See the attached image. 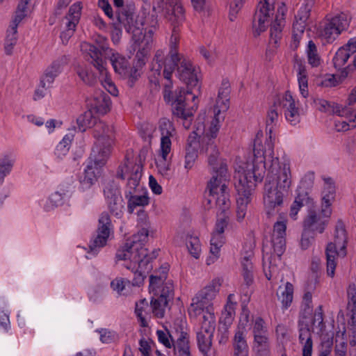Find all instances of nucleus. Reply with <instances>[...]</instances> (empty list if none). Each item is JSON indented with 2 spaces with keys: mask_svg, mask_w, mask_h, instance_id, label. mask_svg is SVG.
Returning a JSON list of instances; mask_svg holds the SVG:
<instances>
[{
  "mask_svg": "<svg viewBox=\"0 0 356 356\" xmlns=\"http://www.w3.org/2000/svg\"><path fill=\"white\" fill-rule=\"evenodd\" d=\"M291 184L289 164L281 167L279 158L272 156L264 184V202L266 214L270 217L275 208L283 204L285 194Z\"/></svg>",
  "mask_w": 356,
  "mask_h": 356,
  "instance_id": "1",
  "label": "nucleus"
},
{
  "mask_svg": "<svg viewBox=\"0 0 356 356\" xmlns=\"http://www.w3.org/2000/svg\"><path fill=\"white\" fill-rule=\"evenodd\" d=\"M136 7L133 2L126 4L120 12H117V22L113 23L115 30L121 32L123 26L125 31L132 34V40L135 44V50L137 47L136 58H138L139 66L145 64V57L147 55L151 48L152 35H147L143 33V23L138 22L134 17Z\"/></svg>",
  "mask_w": 356,
  "mask_h": 356,
  "instance_id": "2",
  "label": "nucleus"
},
{
  "mask_svg": "<svg viewBox=\"0 0 356 356\" xmlns=\"http://www.w3.org/2000/svg\"><path fill=\"white\" fill-rule=\"evenodd\" d=\"M179 62L172 61V57L169 56L164 60L163 76L168 80V83L164 86L163 99L168 104L171 106L172 113L174 116L187 121L193 116L192 111H195L197 108V105L195 103L190 108H186V93H191V91L185 90L184 88H177L175 91L171 90L172 86V74L175 68L177 69Z\"/></svg>",
  "mask_w": 356,
  "mask_h": 356,
  "instance_id": "3",
  "label": "nucleus"
},
{
  "mask_svg": "<svg viewBox=\"0 0 356 356\" xmlns=\"http://www.w3.org/2000/svg\"><path fill=\"white\" fill-rule=\"evenodd\" d=\"M254 160L251 169L243 171L238 175V179L235 182V188L237 191L236 211L246 213L247 206L251 201V195L254 191L257 183L261 182L264 179L266 170L265 157L259 156L253 149Z\"/></svg>",
  "mask_w": 356,
  "mask_h": 356,
  "instance_id": "4",
  "label": "nucleus"
},
{
  "mask_svg": "<svg viewBox=\"0 0 356 356\" xmlns=\"http://www.w3.org/2000/svg\"><path fill=\"white\" fill-rule=\"evenodd\" d=\"M111 144L112 140L108 136L99 137V145L92 147L83 176L80 179L83 188H90L102 175L103 167L111 152Z\"/></svg>",
  "mask_w": 356,
  "mask_h": 356,
  "instance_id": "5",
  "label": "nucleus"
},
{
  "mask_svg": "<svg viewBox=\"0 0 356 356\" xmlns=\"http://www.w3.org/2000/svg\"><path fill=\"white\" fill-rule=\"evenodd\" d=\"M94 106L92 109L85 111L83 114L80 115L76 118V123L79 130L83 132L88 128H91L95 126L94 137L97 138V142L95 145H99V137L102 136H106L112 140L111 133L112 129L109 128L103 122H97V119L93 116V111L95 113L105 114L109 111L108 104L110 98L106 94L103 97H96L94 99Z\"/></svg>",
  "mask_w": 356,
  "mask_h": 356,
  "instance_id": "6",
  "label": "nucleus"
},
{
  "mask_svg": "<svg viewBox=\"0 0 356 356\" xmlns=\"http://www.w3.org/2000/svg\"><path fill=\"white\" fill-rule=\"evenodd\" d=\"M211 139L201 140L200 152L205 154L208 159V163L212 167L214 175L208 182L207 188L210 192L214 193L217 186L222 182L223 177L227 175V165L222 159H219L220 152L216 141Z\"/></svg>",
  "mask_w": 356,
  "mask_h": 356,
  "instance_id": "7",
  "label": "nucleus"
},
{
  "mask_svg": "<svg viewBox=\"0 0 356 356\" xmlns=\"http://www.w3.org/2000/svg\"><path fill=\"white\" fill-rule=\"evenodd\" d=\"M348 236L345 225L342 220H338L334 230V242H330L325 248L327 259V274L333 277L335 273L337 257H345L347 254Z\"/></svg>",
  "mask_w": 356,
  "mask_h": 356,
  "instance_id": "8",
  "label": "nucleus"
},
{
  "mask_svg": "<svg viewBox=\"0 0 356 356\" xmlns=\"http://www.w3.org/2000/svg\"><path fill=\"white\" fill-rule=\"evenodd\" d=\"M147 150L141 149L139 154L140 163L145 159ZM143 164H135L132 168V172L128 179L127 187L129 191L125 192V196L128 198V211L130 213L134 212V209L136 207H144L149 204V197L147 194L138 195H134L137 186H138L142 177Z\"/></svg>",
  "mask_w": 356,
  "mask_h": 356,
  "instance_id": "9",
  "label": "nucleus"
},
{
  "mask_svg": "<svg viewBox=\"0 0 356 356\" xmlns=\"http://www.w3.org/2000/svg\"><path fill=\"white\" fill-rule=\"evenodd\" d=\"M148 237V231L146 228L140 230L137 234L132 236L131 240H127V243L122 247V250H119L116 254V258L118 260L129 259L131 263L139 266L140 254V257L145 256V250L143 249V243Z\"/></svg>",
  "mask_w": 356,
  "mask_h": 356,
  "instance_id": "10",
  "label": "nucleus"
},
{
  "mask_svg": "<svg viewBox=\"0 0 356 356\" xmlns=\"http://www.w3.org/2000/svg\"><path fill=\"white\" fill-rule=\"evenodd\" d=\"M95 42L96 45L84 42L81 44V48L82 51L88 53L92 59L91 63L101 74H104L106 70L102 56L103 54L110 56L113 50L108 47L107 40L104 37L99 35Z\"/></svg>",
  "mask_w": 356,
  "mask_h": 356,
  "instance_id": "11",
  "label": "nucleus"
},
{
  "mask_svg": "<svg viewBox=\"0 0 356 356\" xmlns=\"http://www.w3.org/2000/svg\"><path fill=\"white\" fill-rule=\"evenodd\" d=\"M177 72L179 79L186 85L187 88L185 90L191 91V93H186V95H193L192 101L195 102V99L197 98V95L193 94V90L197 87V90L200 92V86L199 85L196 70L192 63L184 58V56H181V60L177 66Z\"/></svg>",
  "mask_w": 356,
  "mask_h": 356,
  "instance_id": "12",
  "label": "nucleus"
},
{
  "mask_svg": "<svg viewBox=\"0 0 356 356\" xmlns=\"http://www.w3.org/2000/svg\"><path fill=\"white\" fill-rule=\"evenodd\" d=\"M312 183L302 180L296 190V196L291 207L290 216L295 217L300 208L306 207L307 210L314 209L315 202L311 196Z\"/></svg>",
  "mask_w": 356,
  "mask_h": 356,
  "instance_id": "13",
  "label": "nucleus"
},
{
  "mask_svg": "<svg viewBox=\"0 0 356 356\" xmlns=\"http://www.w3.org/2000/svg\"><path fill=\"white\" fill-rule=\"evenodd\" d=\"M104 195L110 212L116 216L122 215L124 209V202L119 186L113 180L106 184L104 188Z\"/></svg>",
  "mask_w": 356,
  "mask_h": 356,
  "instance_id": "14",
  "label": "nucleus"
},
{
  "mask_svg": "<svg viewBox=\"0 0 356 356\" xmlns=\"http://www.w3.org/2000/svg\"><path fill=\"white\" fill-rule=\"evenodd\" d=\"M174 285L171 280L166 282L158 296H154L150 301L152 312L157 318H163L165 314V308L168 302L173 299Z\"/></svg>",
  "mask_w": 356,
  "mask_h": 356,
  "instance_id": "15",
  "label": "nucleus"
},
{
  "mask_svg": "<svg viewBox=\"0 0 356 356\" xmlns=\"http://www.w3.org/2000/svg\"><path fill=\"white\" fill-rule=\"evenodd\" d=\"M349 26V20L347 15L344 13L332 17L327 23L322 32V35L325 37L328 42L335 40L343 31L346 30Z\"/></svg>",
  "mask_w": 356,
  "mask_h": 356,
  "instance_id": "16",
  "label": "nucleus"
},
{
  "mask_svg": "<svg viewBox=\"0 0 356 356\" xmlns=\"http://www.w3.org/2000/svg\"><path fill=\"white\" fill-rule=\"evenodd\" d=\"M269 11L268 0H264V3L260 2L257 6L252 20V26L253 28H255V31L254 32V37H258L262 32H264L266 30L265 22L270 17Z\"/></svg>",
  "mask_w": 356,
  "mask_h": 356,
  "instance_id": "17",
  "label": "nucleus"
},
{
  "mask_svg": "<svg viewBox=\"0 0 356 356\" xmlns=\"http://www.w3.org/2000/svg\"><path fill=\"white\" fill-rule=\"evenodd\" d=\"M157 9L159 12L165 10V17L172 22L173 26L175 25L179 26L185 20V10L182 5L179 2L170 7L158 6L156 8L153 6L154 11L156 12Z\"/></svg>",
  "mask_w": 356,
  "mask_h": 356,
  "instance_id": "18",
  "label": "nucleus"
},
{
  "mask_svg": "<svg viewBox=\"0 0 356 356\" xmlns=\"http://www.w3.org/2000/svg\"><path fill=\"white\" fill-rule=\"evenodd\" d=\"M326 186L323 191L321 213L324 217H330L332 213L330 206L335 198V186L332 178L325 179Z\"/></svg>",
  "mask_w": 356,
  "mask_h": 356,
  "instance_id": "19",
  "label": "nucleus"
},
{
  "mask_svg": "<svg viewBox=\"0 0 356 356\" xmlns=\"http://www.w3.org/2000/svg\"><path fill=\"white\" fill-rule=\"evenodd\" d=\"M62 60H56L46 69L42 77L40 86L42 88H49V85L54 81L55 78L60 73Z\"/></svg>",
  "mask_w": 356,
  "mask_h": 356,
  "instance_id": "20",
  "label": "nucleus"
},
{
  "mask_svg": "<svg viewBox=\"0 0 356 356\" xmlns=\"http://www.w3.org/2000/svg\"><path fill=\"white\" fill-rule=\"evenodd\" d=\"M110 55V60L115 72L122 76L129 74V70L131 67L129 60L117 52L112 51Z\"/></svg>",
  "mask_w": 356,
  "mask_h": 356,
  "instance_id": "21",
  "label": "nucleus"
},
{
  "mask_svg": "<svg viewBox=\"0 0 356 356\" xmlns=\"http://www.w3.org/2000/svg\"><path fill=\"white\" fill-rule=\"evenodd\" d=\"M308 216L305 218L303 222V229H307V231L314 232L316 231L319 233H323L325 229V222H321L318 223L320 218H318L316 211L314 209L308 210Z\"/></svg>",
  "mask_w": 356,
  "mask_h": 356,
  "instance_id": "22",
  "label": "nucleus"
},
{
  "mask_svg": "<svg viewBox=\"0 0 356 356\" xmlns=\"http://www.w3.org/2000/svg\"><path fill=\"white\" fill-rule=\"evenodd\" d=\"M293 285L289 282L286 283L284 289L279 286L276 294L278 300L282 303V309H287L291 305L293 300Z\"/></svg>",
  "mask_w": 356,
  "mask_h": 356,
  "instance_id": "23",
  "label": "nucleus"
},
{
  "mask_svg": "<svg viewBox=\"0 0 356 356\" xmlns=\"http://www.w3.org/2000/svg\"><path fill=\"white\" fill-rule=\"evenodd\" d=\"M245 332L236 330L233 339L234 356H248V345Z\"/></svg>",
  "mask_w": 356,
  "mask_h": 356,
  "instance_id": "24",
  "label": "nucleus"
},
{
  "mask_svg": "<svg viewBox=\"0 0 356 356\" xmlns=\"http://www.w3.org/2000/svg\"><path fill=\"white\" fill-rule=\"evenodd\" d=\"M192 301L191 307L193 308L195 315H199L205 310L209 314L211 318H214V314L212 312V302L207 301L198 293L193 298Z\"/></svg>",
  "mask_w": 356,
  "mask_h": 356,
  "instance_id": "25",
  "label": "nucleus"
},
{
  "mask_svg": "<svg viewBox=\"0 0 356 356\" xmlns=\"http://www.w3.org/2000/svg\"><path fill=\"white\" fill-rule=\"evenodd\" d=\"M256 356H270V341L268 336H256L253 341Z\"/></svg>",
  "mask_w": 356,
  "mask_h": 356,
  "instance_id": "26",
  "label": "nucleus"
},
{
  "mask_svg": "<svg viewBox=\"0 0 356 356\" xmlns=\"http://www.w3.org/2000/svg\"><path fill=\"white\" fill-rule=\"evenodd\" d=\"M232 296V294L229 295L228 302L225 306L224 310L222 312L221 316L219 319V323L222 325L221 327L229 328V327L232 324L235 315L234 303L230 301V299Z\"/></svg>",
  "mask_w": 356,
  "mask_h": 356,
  "instance_id": "27",
  "label": "nucleus"
},
{
  "mask_svg": "<svg viewBox=\"0 0 356 356\" xmlns=\"http://www.w3.org/2000/svg\"><path fill=\"white\" fill-rule=\"evenodd\" d=\"M113 231V225L108 213L102 212L98 220V225L95 231L96 234L111 236Z\"/></svg>",
  "mask_w": 356,
  "mask_h": 356,
  "instance_id": "28",
  "label": "nucleus"
},
{
  "mask_svg": "<svg viewBox=\"0 0 356 356\" xmlns=\"http://www.w3.org/2000/svg\"><path fill=\"white\" fill-rule=\"evenodd\" d=\"M179 26L175 25L172 29V35L170 40V51L168 56L172 57V61H180L181 60V54L177 52V47L179 42Z\"/></svg>",
  "mask_w": 356,
  "mask_h": 356,
  "instance_id": "29",
  "label": "nucleus"
},
{
  "mask_svg": "<svg viewBox=\"0 0 356 356\" xmlns=\"http://www.w3.org/2000/svg\"><path fill=\"white\" fill-rule=\"evenodd\" d=\"M172 346H174L175 353L177 354L178 356L190 353L188 334L186 332L181 331L177 340L176 345L173 344Z\"/></svg>",
  "mask_w": 356,
  "mask_h": 356,
  "instance_id": "30",
  "label": "nucleus"
},
{
  "mask_svg": "<svg viewBox=\"0 0 356 356\" xmlns=\"http://www.w3.org/2000/svg\"><path fill=\"white\" fill-rule=\"evenodd\" d=\"M109 238L110 237L107 236V235L104 236L96 234L95 236L90 241L88 245L89 250L88 252L94 255L97 254L99 250L107 245Z\"/></svg>",
  "mask_w": 356,
  "mask_h": 356,
  "instance_id": "31",
  "label": "nucleus"
},
{
  "mask_svg": "<svg viewBox=\"0 0 356 356\" xmlns=\"http://www.w3.org/2000/svg\"><path fill=\"white\" fill-rule=\"evenodd\" d=\"M197 341L200 351L204 356H210L209 351L212 345V337L207 336L203 332H198L197 333Z\"/></svg>",
  "mask_w": 356,
  "mask_h": 356,
  "instance_id": "32",
  "label": "nucleus"
},
{
  "mask_svg": "<svg viewBox=\"0 0 356 356\" xmlns=\"http://www.w3.org/2000/svg\"><path fill=\"white\" fill-rule=\"evenodd\" d=\"M313 309L312 305V294L310 291H306L303 296L300 305V316L302 318H307L311 314Z\"/></svg>",
  "mask_w": 356,
  "mask_h": 356,
  "instance_id": "33",
  "label": "nucleus"
},
{
  "mask_svg": "<svg viewBox=\"0 0 356 356\" xmlns=\"http://www.w3.org/2000/svg\"><path fill=\"white\" fill-rule=\"evenodd\" d=\"M76 74L83 83L88 86H94L97 82L95 74L87 67L78 66Z\"/></svg>",
  "mask_w": 356,
  "mask_h": 356,
  "instance_id": "34",
  "label": "nucleus"
},
{
  "mask_svg": "<svg viewBox=\"0 0 356 356\" xmlns=\"http://www.w3.org/2000/svg\"><path fill=\"white\" fill-rule=\"evenodd\" d=\"M164 276H156L155 275H151L149 276V293H153L154 296H158L161 293V287H163L166 282H165Z\"/></svg>",
  "mask_w": 356,
  "mask_h": 356,
  "instance_id": "35",
  "label": "nucleus"
},
{
  "mask_svg": "<svg viewBox=\"0 0 356 356\" xmlns=\"http://www.w3.org/2000/svg\"><path fill=\"white\" fill-rule=\"evenodd\" d=\"M219 185L217 186L216 190L214 193H211L209 191V194L211 196L217 195L216 198V202L217 206L219 207V209L221 210V214H226V211H227L229 209L230 207V201H229V195L225 194V195H219L218 191Z\"/></svg>",
  "mask_w": 356,
  "mask_h": 356,
  "instance_id": "36",
  "label": "nucleus"
},
{
  "mask_svg": "<svg viewBox=\"0 0 356 356\" xmlns=\"http://www.w3.org/2000/svg\"><path fill=\"white\" fill-rule=\"evenodd\" d=\"M220 110L218 111V113H215L214 118L211 122L209 130L205 134L203 135L201 140H207V139H211V141H216V137L220 129L218 115Z\"/></svg>",
  "mask_w": 356,
  "mask_h": 356,
  "instance_id": "37",
  "label": "nucleus"
},
{
  "mask_svg": "<svg viewBox=\"0 0 356 356\" xmlns=\"http://www.w3.org/2000/svg\"><path fill=\"white\" fill-rule=\"evenodd\" d=\"M351 54L344 45L340 47L333 58L334 66L336 68H341L346 64Z\"/></svg>",
  "mask_w": 356,
  "mask_h": 356,
  "instance_id": "38",
  "label": "nucleus"
},
{
  "mask_svg": "<svg viewBox=\"0 0 356 356\" xmlns=\"http://www.w3.org/2000/svg\"><path fill=\"white\" fill-rule=\"evenodd\" d=\"M220 284L218 283L215 280L211 283L206 286L204 289L198 292L200 296H202L203 299H206L207 301L209 300L212 302L213 299L216 297V293L218 291L216 287H219Z\"/></svg>",
  "mask_w": 356,
  "mask_h": 356,
  "instance_id": "39",
  "label": "nucleus"
},
{
  "mask_svg": "<svg viewBox=\"0 0 356 356\" xmlns=\"http://www.w3.org/2000/svg\"><path fill=\"white\" fill-rule=\"evenodd\" d=\"M278 21L279 16H277L274 22L272 23L270 29V42L273 43L275 46H277L282 38V29L283 26Z\"/></svg>",
  "mask_w": 356,
  "mask_h": 356,
  "instance_id": "40",
  "label": "nucleus"
},
{
  "mask_svg": "<svg viewBox=\"0 0 356 356\" xmlns=\"http://www.w3.org/2000/svg\"><path fill=\"white\" fill-rule=\"evenodd\" d=\"M186 245L190 254L195 259H198L201 250L199 238L196 236H189L186 238Z\"/></svg>",
  "mask_w": 356,
  "mask_h": 356,
  "instance_id": "41",
  "label": "nucleus"
},
{
  "mask_svg": "<svg viewBox=\"0 0 356 356\" xmlns=\"http://www.w3.org/2000/svg\"><path fill=\"white\" fill-rule=\"evenodd\" d=\"M307 54L308 62L312 67H317L320 65L321 59L317 53V47L312 40L309 41Z\"/></svg>",
  "mask_w": 356,
  "mask_h": 356,
  "instance_id": "42",
  "label": "nucleus"
},
{
  "mask_svg": "<svg viewBox=\"0 0 356 356\" xmlns=\"http://www.w3.org/2000/svg\"><path fill=\"white\" fill-rule=\"evenodd\" d=\"M143 249L145 250V256L140 257L139 259L141 261H139V267L141 268H144L146 270H152V266L150 264L151 261L156 259L158 256V250H153L151 254H149L148 250L143 246Z\"/></svg>",
  "mask_w": 356,
  "mask_h": 356,
  "instance_id": "43",
  "label": "nucleus"
},
{
  "mask_svg": "<svg viewBox=\"0 0 356 356\" xmlns=\"http://www.w3.org/2000/svg\"><path fill=\"white\" fill-rule=\"evenodd\" d=\"M143 66V65L139 66L137 60L136 64L132 67L129 68V74L124 76L128 79L127 84L130 88H132L135 86L136 82L140 78V72H139V68H141Z\"/></svg>",
  "mask_w": 356,
  "mask_h": 356,
  "instance_id": "44",
  "label": "nucleus"
},
{
  "mask_svg": "<svg viewBox=\"0 0 356 356\" xmlns=\"http://www.w3.org/2000/svg\"><path fill=\"white\" fill-rule=\"evenodd\" d=\"M284 108H286L284 111L286 119L291 124H296L299 118L298 109L296 107V104L293 102L290 103L289 105L284 104Z\"/></svg>",
  "mask_w": 356,
  "mask_h": 356,
  "instance_id": "45",
  "label": "nucleus"
},
{
  "mask_svg": "<svg viewBox=\"0 0 356 356\" xmlns=\"http://www.w3.org/2000/svg\"><path fill=\"white\" fill-rule=\"evenodd\" d=\"M271 242L274 254L280 258L285 251L286 238L272 236Z\"/></svg>",
  "mask_w": 356,
  "mask_h": 356,
  "instance_id": "46",
  "label": "nucleus"
},
{
  "mask_svg": "<svg viewBox=\"0 0 356 356\" xmlns=\"http://www.w3.org/2000/svg\"><path fill=\"white\" fill-rule=\"evenodd\" d=\"M280 220H277L274 224L272 236L286 238V220L281 214L280 215Z\"/></svg>",
  "mask_w": 356,
  "mask_h": 356,
  "instance_id": "47",
  "label": "nucleus"
},
{
  "mask_svg": "<svg viewBox=\"0 0 356 356\" xmlns=\"http://www.w3.org/2000/svg\"><path fill=\"white\" fill-rule=\"evenodd\" d=\"M71 140L70 136L67 135L63 138L62 141L57 145L55 154L58 157L60 158L68 152L71 145Z\"/></svg>",
  "mask_w": 356,
  "mask_h": 356,
  "instance_id": "48",
  "label": "nucleus"
},
{
  "mask_svg": "<svg viewBox=\"0 0 356 356\" xmlns=\"http://www.w3.org/2000/svg\"><path fill=\"white\" fill-rule=\"evenodd\" d=\"M229 94V89L227 88H220L218 92L217 104L220 105V109L225 111L229 108V99L227 98Z\"/></svg>",
  "mask_w": 356,
  "mask_h": 356,
  "instance_id": "49",
  "label": "nucleus"
},
{
  "mask_svg": "<svg viewBox=\"0 0 356 356\" xmlns=\"http://www.w3.org/2000/svg\"><path fill=\"white\" fill-rule=\"evenodd\" d=\"M276 103L269 108L266 116V129H268L269 132L271 133L273 129V124L277 122L278 118V113L275 108Z\"/></svg>",
  "mask_w": 356,
  "mask_h": 356,
  "instance_id": "50",
  "label": "nucleus"
},
{
  "mask_svg": "<svg viewBox=\"0 0 356 356\" xmlns=\"http://www.w3.org/2000/svg\"><path fill=\"white\" fill-rule=\"evenodd\" d=\"M324 319V314L323 310V306L319 305L315 310L314 317L312 319V324H315L316 322H318V328L320 332H323L325 330V323L323 321Z\"/></svg>",
  "mask_w": 356,
  "mask_h": 356,
  "instance_id": "51",
  "label": "nucleus"
},
{
  "mask_svg": "<svg viewBox=\"0 0 356 356\" xmlns=\"http://www.w3.org/2000/svg\"><path fill=\"white\" fill-rule=\"evenodd\" d=\"M347 294L349 302L353 303V315L351 320L353 323L356 322L355 314H356V285L354 283L350 284L347 289Z\"/></svg>",
  "mask_w": 356,
  "mask_h": 356,
  "instance_id": "52",
  "label": "nucleus"
},
{
  "mask_svg": "<svg viewBox=\"0 0 356 356\" xmlns=\"http://www.w3.org/2000/svg\"><path fill=\"white\" fill-rule=\"evenodd\" d=\"M159 129L162 136H172L173 132L175 131L172 122L167 118H162L161 120Z\"/></svg>",
  "mask_w": 356,
  "mask_h": 356,
  "instance_id": "53",
  "label": "nucleus"
},
{
  "mask_svg": "<svg viewBox=\"0 0 356 356\" xmlns=\"http://www.w3.org/2000/svg\"><path fill=\"white\" fill-rule=\"evenodd\" d=\"M152 270H146L141 268L138 265V268L134 271V277L132 280V285L140 286L143 284L144 280L147 277V274Z\"/></svg>",
  "mask_w": 356,
  "mask_h": 356,
  "instance_id": "54",
  "label": "nucleus"
},
{
  "mask_svg": "<svg viewBox=\"0 0 356 356\" xmlns=\"http://www.w3.org/2000/svg\"><path fill=\"white\" fill-rule=\"evenodd\" d=\"M197 158V149L194 148H186L185 168L189 170L193 166Z\"/></svg>",
  "mask_w": 356,
  "mask_h": 356,
  "instance_id": "55",
  "label": "nucleus"
},
{
  "mask_svg": "<svg viewBox=\"0 0 356 356\" xmlns=\"http://www.w3.org/2000/svg\"><path fill=\"white\" fill-rule=\"evenodd\" d=\"M264 321L261 317H257L253 326L254 338L257 336H266L267 330L264 326Z\"/></svg>",
  "mask_w": 356,
  "mask_h": 356,
  "instance_id": "56",
  "label": "nucleus"
},
{
  "mask_svg": "<svg viewBox=\"0 0 356 356\" xmlns=\"http://www.w3.org/2000/svg\"><path fill=\"white\" fill-rule=\"evenodd\" d=\"M244 1L245 0H232L230 3L229 13L230 21L233 22L236 19V15L243 7Z\"/></svg>",
  "mask_w": 356,
  "mask_h": 356,
  "instance_id": "57",
  "label": "nucleus"
},
{
  "mask_svg": "<svg viewBox=\"0 0 356 356\" xmlns=\"http://www.w3.org/2000/svg\"><path fill=\"white\" fill-rule=\"evenodd\" d=\"M171 136H161V156L164 161L166 160L167 156L170 152L171 149Z\"/></svg>",
  "mask_w": 356,
  "mask_h": 356,
  "instance_id": "58",
  "label": "nucleus"
},
{
  "mask_svg": "<svg viewBox=\"0 0 356 356\" xmlns=\"http://www.w3.org/2000/svg\"><path fill=\"white\" fill-rule=\"evenodd\" d=\"M314 236L315 234L314 232L303 229L300 241V246L302 249L307 250L311 245Z\"/></svg>",
  "mask_w": 356,
  "mask_h": 356,
  "instance_id": "59",
  "label": "nucleus"
},
{
  "mask_svg": "<svg viewBox=\"0 0 356 356\" xmlns=\"http://www.w3.org/2000/svg\"><path fill=\"white\" fill-rule=\"evenodd\" d=\"M156 334L160 343L163 344L166 348H170L172 347L174 340L169 332L165 333L163 330H158L156 331Z\"/></svg>",
  "mask_w": 356,
  "mask_h": 356,
  "instance_id": "60",
  "label": "nucleus"
},
{
  "mask_svg": "<svg viewBox=\"0 0 356 356\" xmlns=\"http://www.w3.org/2000/svg\"><path fill=\"white\" fill-rule=\"evenodd\" d=\"M222 217L218 218L215 225V229L213 232L219 234L220 235L224 233L225 229L227 227L229 223V217L226 214H222Z\"/></svg>",
  "mask_w": 356,
  "mask_h": 356,
  "instance_id": "61",
  "label": "nucleus"
},
{
  "mask_svg": "<svg viewBox=\"0 0 356 356\" xmlns=\"http://www.w3.org/2000/svg\"><path fill=\"white\" fill-rule=\"evenodd\" d=\"M162 54V51L158 50L156 52L152 64V70L155 71L158 74H160L163 65L164 66V61H163Z\"/></svg>",
  "mask_w": 356,
  "mask_h": 356,
  "instance_id": "62",
  "label": "nucleus"
},
{
  "mask_svg": "<svg viewBox=\"0 0 356 356\" xmlns=\"http://www.w3.org/2000/svg\"><path fill=\"white\" fill-rule=\"evenodd\" d=\"M249 317L250 311L245 307H243L236 330H240L243 331V332H245V327L249 322Z\"/></svg>",
  "mask_w": 356,
  "mask_h": 356,
  "instance_id": "63",
  "label": "nucleus"
},
{
  "mask_svg": "<svg viewBox=\"0 0 356 356\" xmlns=\"http://www.w3.org/2000/svg\"><path fill=\"white\" fill-rule=\"evenodd\" d=\"M82 7L81 3L77 2L72 5L69 9L68 15L66 17L73 18L74 20L77 21L80 19L81 12Z\"/></svg>",
  "mask_w": 356,
  "mask_h": 356,
  "instance_id": "64",
  "label": "nucleus"
}]
</instances>
